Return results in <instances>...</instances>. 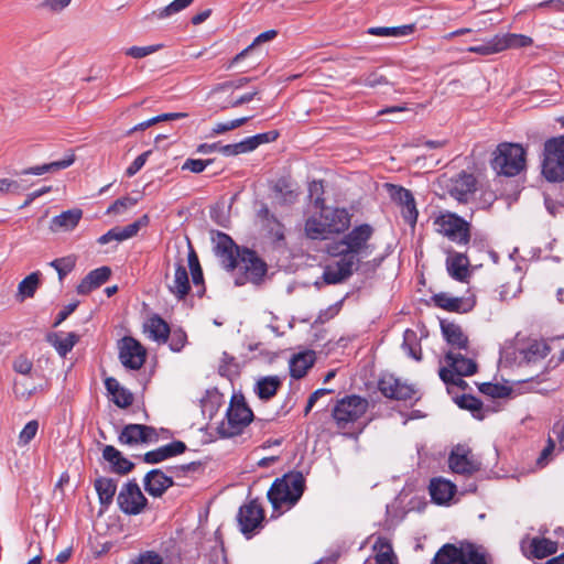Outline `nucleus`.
<instances>
[{
	"instance_id": "obj_60",
	"label": "nucleus",
	"mask_w": 564,
	"mask_h": 564,
	"mask_svg": "<svg viewBox=\"0 0 564 564\" xmlns=\"http://www.w3.org/2000/svg\"><path fill=\"white\" fill-rule=\"evenodd\" d=\"M33 368V362L25 356L20 355L13 361V369L18 373L29 375Z\"/></svg>"
},
{
	"instance_id": "obj_59",
	"label": "nucleus",
	"mask_w": 564,
	"mask_h": 564,
	"mask_svg": "<svg viewBox=\"0 0 564 564\" xmlns=\"http://www.w3.org/2000/svg\"><path fill=\"white\" fill-rule=\"evenodd\" d=\"M249 82H250V78L241 77L237 80H229V82L220 83L217 86H215L213 91L218 93V91H225V90H229V89H239V88L243 87L245 85H247Z\"/></svg>"
},
{
	"instance_id": "obj_12",
	"label": "nucleus",
	"mask_w": 564,
	"mask_h": 564,
	"mask_svg": "<svg viewBox=\"0 0 564 564\" xmlns=\"http://www.w3.org/2000/svg\"><path fill=\"white\" fill-rule=\"evenodd\" d=\"M145 348L133 337L126 336L119 341V359L129 369L138 370L145 361Z\"/></svg>"
},
{
	"instance_id": "obj_57",
	"label": "nucleus",
	"mask_w": 564,
	"mask_h": 564,
	"mask_svg": "<svg viewBox=\"0 0 564 564\" xmlns=\"http://www.w3.org/2000/svg\"><path fill=\"white\" fill-rule=\"evenodd\" d=\"M161 45H149V46H131L126 50V55L131 56L133 58H142L152 53H155Z\"/></svg>"
},
{
	"instance_id": "obj_43",
	"label": "nucleus",
	"mask_w": 564,
	"mask_h": 564,
	"mask_svg": "<svg viewBox=\"0 0 564 564\" xmlns=\"http://www.w3.org/2000/svg\"><path fill=\"white\" fill-rule=\"evenodd\" d=\"M305 234L310 239H325L327 235H330L326 227L325 220L322 218V214L318 217H308L305 221Z\"/></svg>"
},
{
	"instance_id": "obj_10",
	"label": "nucleus",
	"mask_w": 564,
	"mask_h": 564,
	"mask_svg": "<svg viewBox=\"0 0 564 564\" xmlns=\"http://www.w3.org/2000/svg\"><path fill=\"white\" fill-rule=\"evenodd\" d=\"M117 502L123 513L137 516L144 510L148 499L142 494L138 482L132 479L121 487Z\"/></svg>"
},
{
	"instance_id": "obj_24",
	"label": "nucleus",
	"mask_w": 564,
	"mask_h": 564,
	"mask_svg": "<svg viewBox=\"0 0 564 564\" xmlns=\"http://www.w3.org/2000/svg\"><path fill=\"white\" fill-rule=\"evenodd\" d=\"M186 444L182 441H173L156 449L147 452L143 455V462L147 464H159L167 458L183 454L186 451Z\"/></svg>"
},
{
	"instance_id": "obj_21",
	"label": "nucleus",
	"mask_w": 564,
	"mask_h": 564,
	"mask_svg": "<svg viewBox=\"0 0 564 564\" xmlns=\"http://www.w3.org/2000/svg\"><path fill=\"white\" fill-rule=\"evenodd\" d=\"M321 214L330 234L344 232L350 225V215L345 208L323 207Z\"/></svg>"
},
{
	"instance_id": "obj_53",
	"label": "nucleus",
	"mask_w": 564,
	"mask_h": 564,
	"mask_svg": "<svg viewBox=\"0 0 564 564\" xmlns=\"http://www.w3.org/2000/svg\"><path fill=\"white\" fill-rule=\"evenodd\" d=\"M39 430V422L32 420L25 424L19 435V443L22 445L29 444L36 435Z\"/></svg>"
},
{
	"instance_id": "obj_3",
	"label": "nucleus",
	"mask_w": 564,
	"mask_h": 564,
	"mask_svg": "<svg viewBox=\"0 0 564 564\" xmlns=\"http://www.w3.org/2000/svg\"><path fill=\"white\" fill-rule=\"evenodd\" d=\"M432 564H491L490 554L473 543L444 544L435 554Z\"/></svg>"
},
{
	"instance_id": "obj_44",
	"label": "nucleus",
	"mask_w": 564,
	"mask_h": 564,
	"mask_svg": "<svg viewBox=\"0 0 564 564\" xmlns=\"http://www.w3.org/2000/svg\"><path fill=\"white\" fill-rule=\"evenodd\" d=\"M79 337L75 333H68L65 337H59L57 334L47 336V340L62 357H65L73 349Z\"/></svg>"
},
{
	"instance_id": "obj_52",
	"label": "nucleus",
	"mask_w": 564,
	"mask_h": 564,
	"mask_svg": "<svg viewBox=\"0 0 564 564\" xmlns=\"http://www.w3.org/2000/svg\"><path fill=\"white\" fill-rule=\"evenodd\" d=\"M440 378L446 384H452L465 389L467 387V382L463 380V376H459L457 372H454L452 369L442 367L438 371Z\"/></svg>"
},
{
	"instance_id": "obj_35",
	"label": "nucleus",
	"mask_w": 564,
	"mask_h": 564,
	"mask_svg": "<svg viewBox=\"0 0 564 564\" xmlns=\"http://www.w3.org/2000/svg\"><path fill=\"white\" fill-rule=\"evenodd\" d=\"M281 386L282 380L278 376L262 377L257 381L254 392L259 399L268 401L276 394Z\"/></svg>"
},
{
	"instance_id": "obj_54",
	"label": "nucleus",
	"mask_w": 564,
	"mask_h": 564,
	"mask_svg": "<svg viewBox=\"0 0 564 564\" xmlns=\"http://www.w3.org/2000/svg\"><path fill=\"white\" fill-rule=\"evenodd\" d=\"M137 204V199L132 197H122L115 200L107 209V214H121L126 209L134 206Z\"/></svg>"
},
{
	"instance_id": "obj_45",
	"label": "nucleus",
	"mask_w": 564,
	"mask_h": 564,
	"mask_svg": "<svg viewBox=\"0 0 564 564\" xmlns=\"http://www.w3.org/2000/svg\"><path fill=\"white\" fill-rule=\"evenodd\" d=\"M501 46H502V42L500 40V34H497L480 45L469 46L467 48V52L487 56V55L502 52Z\"/></svg>"
},
{
	"instance_id": "obj_30",
	"label": "nucleus",
	"mask_w": 564,
	"mask_h": 564,
	"mask_svg": "<svg viewBox=\"0 0 564 564\" xmlns=\"http://www.w3.org/2000/svg\"><path fill=\"white\" fill-rule=\"evenodd\" d=\"M469 259L466 254L453 252L446 260L448 274L460 282H466L469 276Z\"/></svg>"
},
{
	"instance_id": "obj_25",
	"label": "nucleus",
	"mask_w": 564,
	"mask_h": 564,
	"mask_svg": "<svg viewBox=\"0 0 564 564\" xmlns=\"http://www.w3.org/2000/svg\"><path fill=\"white\" fill-rule=\"evenodd\" d=\"M102 458L110 464L111 470L119 475H127L134 468V464L112 445L104 446Z\"/></svg>"
},
{
	"instance_id": "obj_49",
	"label": "nucleus",
	"mask_w": 564,
	"mask_h": 564,
	"mask_svg": "<svg viewBox=\"0 0 564 564\" xmlns=\"http://www.w3.org/2000/svg\"><path fill=\"white\" fill-rule=\"evenodd\" d=\"M187 265L191 270L193 284L195 286L203 284V282H204L203 270L200 268L198 257L191 246H189V251H188V256H187Z\"/></svg>"
},
{
	"instance_id": "obj_32",
	"label": "nucleus",
	"mask_w": 564,
	"mask_h": 564,
	"mask_svg": "<svg viewBox=\"0 0 564 564\" xmlns=\"http://www.w3.org/2000/svg\"><path fill=\"white\" fill-rule=\"evenodd\" d=\"M144 330L148 333L149 338L159 344L166 343L169 339L170 326L159 315H153L147 321Z\"/></svg>"
},
{
	"instance_id": "obj_64",
	"label": "nucleus",
	"mask_w": 564,
	"mask_h": 564,
	"mask_svg": "<svg viewBox=\"0 0 564 564\" xmlns=\"http://www.w3.org/2000/svg\"><path fill=\"white\" fill-rule=\"evenodd\" d=\"M133 564H163V560L154 551H145L139 555Z\"/></svg>"
},
{
	"instance_id": "obj_14",
	"label": "nucleus",
	"mask_w": 564,
	"mask_h": 564,
	"mask_svg": "<svg viewBox=\"0 0 564 564\" xmlns=\"http://www.w3.org/2000/svg\"><path fill=\"white\" fill-rule=\"evenodd\" d=\"M237 520L240 531L247 538H250L261 527L264 520V511L256 500H251L239 508Z\"/></svg>"
},
{
	"instance_id": "obj_40",
	"label": "nucleus",
	"mask_w": 564,
	"mask_h": 564,
	"mask_svg": "<svg viewBox=\"0 0 564 564\" xmlns=\"http://www.w3.org/2000/svg\"><path fill=\"white\" fill-rule=\"evenodd\" d=\"M415 31V24H404L400 26H372L369 28L367 33L376 36H394L402 37L409 36Z\"/></svg>"
},
{
	"instance_id": "obj_22",
	"label": "nucleus",
	"mask_w": 564,
	"mask_h": 564,
	"mask_svg": "<svg viewBox=\"0 0 564 564\" xmlns=\"http://www.w3.org/2000/svg\"><path fill=\"white\" fill-rule=\"evenodd\" d=\"M445 361L448 365L447 368L457 372L459 376H473L477 372V364L473 357L468 356V352L463 355L462 352L449 350L445 355Z\"/></svg>"
},
{
	"instance_id": "obj_50",
	"label": "nucleus",
	"mask_w": 564,
	"mask_h": 564,
	"mask_svg": "<svg viewBox=\"0 0 564 564\" xmlns=\"http://www.w3.org/2000/svg\"><path fill=\"white\" fill-rule=\"evenodd\" d=\"M402 347L410 357L415 360H421V347L416 344V334L413 330L406 329L404 332Z\"/></svg>"
},
{
	"instance_id": "obj_27",
	"label": "nucleus",
	"mask_w": 564,
	"mask_h": 564,
	"mask_svg": "<svg viewBox=\"0 0 564 564\" xmlns=\"http://www.w3.org/2000/svg\"><path fill=\"white\" fill-rule=\"evenodd\" d=\"M476 191V178L473 174L462 173L455 180L449 188V194L458 202H467L469 196Z\"/></svg>"
},
{
	"instance_id": "obj_11",
	"label": "nucleus",
	"mask_w": 564,
	"mask_h": 564,
	"mask_svg": "<svg viewBox=\"0 0 564 564\" xmlns=\"http://www.w3.org/2000/svg\"><path fill=\"white\" fill-rule=\"evenodd\" d=\"M118 441L121 445L138 446L156 443L159 434L153 426L144 424H127L121 430Z\"/></svg>"
},
{
	"instance_id": "obj_39",
	"label": "nucleus",
	"mask_w": 564,
	"mask_h": 564,
	"mask_svg": "<svg viewBox=\"0 0 564 564\" xmlns=\"http://www.w3.org/2000/svg\"><path fill=\"white\" fill-rule=\"evenodd\" d=\"M373 550L377 552L375 556L377 564H398L392 545L386 538L379 536L373 544Z\"/></svg>"
},
{
	"instance_id": "obj_5",
	"label": "nucleus",
	"mask_w": 564,
	"mask_h": 564,
	"mask_svg": "<svg viewBox=\"0 0 564 564\" xmlns=\"http://www.w3.org/2000/svg\"><path fill=\"white\" fill-rule=\"evenodd\" d=\"M369 402L366 398L350 394L339 399L332 410L333 420L338 430L350 432L366 414Z\"/></svg>"
},
{
	"instance_id": "obj_63",
	"label": "nucleus",
	"mask_w": 564,
	"mask_h": 564,
	"mask_svg": "<svg viewBox=\"0 0 564 564\" xmlns=\"http://www.w3.org/2000/svg\"><path fill=\"white\" fill-rule=\"evenodd\" d=\"M23 189L22 185L18 181L1 178L0 180V196L4 194H17Z\"/></svg>"
},
{
	"instance_id": "obj_33",
	"label": "nucleus",
	"mask_w": 564,
	"mask_h": 564,
	"mask_svg": "<svg viewBox=\"0 0 564 564\" xmlns=\"http://www.w3.org/2000/svg\"><path fill=\"white\" fill-rule=\"evenodd\" d=\"M141 228V221H134L124 227H115L98 238V243L106 245L110 241H123L134 237Z\"/></svg>"
},
{
	"instance_id": "obj_29",
	"label": "nucleus",
	"mask_w": 564,
	"mask_h": 564,
	"mask_svg": "<svg viewBox=\"0 0 564 564\" xmlns=\"http://www.w3.org/2000/svg\"><path fill=\"white\" fill-rule=\"evenodd\" d=\"M82 217L83 210L79 208L65 210L51 219L50 229L53 232L70 231L78 225Z\"/></svg>"
},
{
	"instance_id": "obj_48",
	"label": "nucleus",
	"mask_w": 564,
	"mask_h": 564,
	"mask_svg": "<svg viewBox=\"0 0 564 564\" xmlns=\"http://www.w3.org/2000/svg\"><path fill=\"white\" fill-rule=\"evenodd\" d=\"M500 40L502 42V51L507 48H518L525 47L532 43L531 37L521 35V34H500Z\"/></svg>"
},
{
	"instance_id": "obj_51",
	"label": "nucleus",
	"mask_w": 564,
	"mask_h": 564,
	"mask_svg": "<svg viewBox=\"0 0 564 564\" xmlns=\"http://www.w3.org/2000/svg\"><path fill=\"white\" fill-rule=\"evenodd\" d=\"M75 264L76 260L72 256L58 258L50 262V265L57 271L61 281L75 268Z\"/></svg>"
},
{
	"instance_id": "obj_38",
	"label": "nucleus",
	"mask_w": 564,
	"mask_h": 564,
	"mask_svg": "<svg viewBox=\"0 0 564 564\" xmlns=\"http://www.w3.org/2000/svg\"><path fill=\"white\" fill-rule=\"evenodd\" d=\"M95 489L102 506L108 507L116 495L117 482L112 478L99 477L95 480Z\"/></svg>"
},
{
	"instance_id": "obj_46",
	"label": "nucleus",
	"mask_w": 564,
	"mask_h": 564,
	"mask_svg": "<svg viewBox=\"0 0 564 564\" xmlns=\"http://www.w3.org/2000/svg\"><path fill=\"white\" fill-rule=\"evenodd\" d=\"M193 1L194 0H174L166 7L153 11L151 17L156 19H166L186 9L193 3Z\"/></svg>"
},
{
	"instance_id": "obj_36",
	"label": "nucleus",
	"mask_w": 564,
	"mask_h": 564,
	"mask_svg": "<svg viewBox=\"0 0 564 564\" xmlns=\"http://www.w3.org/2000/svg\"><path fill=\"white\" fill-rule=\"evenodd\" d=\"M314 354L312 351L299 352L290 360V375L294 379L303 378L307 370L314 364Z\"/></svg>"
},
{
	"instance_id": "obj_28",
	"label": "nucleus",
	"mask_w": 564,
	"mask_h": 564,
	"mask_svg": "<svg viewBox=\"0 0 564 564\" xmlns=\"http://www.w3.org/2000/svg\"><path fill=\"white\" fill-rule=\"evenodd\" d=\"M110 274L111 270L109 267H100L90 271L77 285V293L83 295L90 293L106 283Z\"/></svg>"
},
{
	"instance_id": "obj_34",
	"label": "nucleus",
	"mask_w": 564,
	"mask_h": 564,
	"mask_svg": "<svg viewBox=\"0 0 564 564\" xmlns=\"http://www.w3.org/2000/svg\"><path fill=\"white\" fill-rule=\"evenodd\" d=\"M75 162V155L69 154L63 160L54 161L51 163H45L42 165L31 166L22 170L20 175H43L45 173H53L59 170L67 169Z\"/></svg>"
},
{
	"instance_id": "obj_47",
	"label": "nucleus",
	"mask_w": 564,
	"mask_h": 564,
	"mask_svg": "<svg viewBox=\"0 0 564 564\" xmlns=\"http://www.w3.org/2000/svg\"><path fill=\"white\" fill-rule=\"evenodd\" d=\"M264 228L276 247L285 245L284 226L276 218H270L269 223L264 224Z\"/></svg>"
},
{
	"instance_id": "obj_7",
	"label": "nucleus",
	"mask_w": 564,
	"mask_h": 564,
	"mask_svg": "<svg viewBox=\"0 0 564 564\" xmlns=\"http://www.w3.org/2000/svg\"><path fill=\"white\" fill-rule=\"evenodd\" d=\"M542 175L552 183L564 182V134L545 141Z\"/></svg>"
},
{
	"instance_id": "obj_15",
	"label": "nucleus",
	"mask_w": 564,
	"mask_h": 564,
	"mask_svg": "<svg viewBox=\"0 0 564 564\" xmlns=\"http://www.w3.org/2000/svg\"><path fill=\"white\" fill-rule=\"evenodd\" d=\"M379 391L389 399L408 401L415 398L416 391L413 386L402 382L392 375H384L378 382Z\"/></svg>"
},
{
	"instance_id": "obj_41",
	"label": "nucleus",
	"mask_w": 564,
	"mask_h": 564,
	"mask_svg": "<svg viewBox=\"0 0 564 564\" xmlns=\"http://www.w3.org/2000/svg\"><path fill=\"white\" fill-rule=\"evenodd\" d=\"M41 272L35 271L25 276L18 285L17 299L22 302L25 299L33 297L40 286Z\"/></svg>"
},
{
	"instance_id": "obj_56",
	"label": "nucleus",
	"mask_w": 564,
	"mask_h": 564,
	"mask_svg": "<svg viewBox=\"0 0 564 564\" xmlns=\"http://www.w3.org/2000/svg\"><path fill=\"white\" fill-rule=\"evenodd\" d=\"M213 162V160L208 159V160H200V159H187L183 165H182V170L183 171H191L192 173H200L203 172L210 163Z\"/></svg>"
},
{
	"instance_id": "obj_18",
	"label": "nucleus",
	"mask_w": 564,
	"mask_h": 564,
	"mask_svg": "<svg viewBox=\"0 0 564 564\" xmlns=\"http://www.w3.org/2000/svg\"><path fill=\"white\" fill-rule=\"evenodd\" d=\"M238 252H241V250H239L232 239L226 234L218 232L215 253L226 270L231 271L238 268Z\"/></svg>"
},
{
	"instance_id": "obj_6",
	"label": "nucleus",
	"mask_w": 564,
	"mask_h": 564,
	"mask_svg": "<svg viewBox=\"0 0 564 564\" xmlns=\"http://www.w3.org/2000/svg\"><path fill=\"white\" fill-rule=\"evenodd\" d=\"M253 412L247 405L242 395H234L227 409L226 417L220 422L217 431L223 437H234L242 433L252 421Z\"/></svg>"
},
{
	"instance_id": "obj_16",
	"label": "nucleus",
	"mask_w": 564,
	"mask_h": 564,
	"mask_svg": "<svg viewBox=\"0 0 564 564\" xmlns=\"http://www.w3.org/2000/svg\"><path fill=\"white\" fill-rule=\"evenodd\" d=\"M167 290L177 299L184 300L191 290L189 278L184 260L180 258L174 264V273H165Z\"/></svg>"
},
{
	"instance_id": "obj_17",
	"label": "nucleus",
	"mask_w": 564,
	"mask_h": 564,
	"mask_svg": "<svg viewBox=\"0 0 564 564\" xmlns=\"http://www.w3.org/2000/svg\"><path fill=\"white\" fill-rule=\"evenodd\" d=\"M339 259L327 264L324 268L323 272V281L326 284H339L346 281L349 276L352 275L354 271L360 270L358 265L355 264V261L348 260L344 257H338Z\"/></svg>"
},
{
	"instance_id": "obj_8",
	"label": "nucleus",
	"mask_w": 564,
	"mask_h": 564,
	"mask_svg": "<svg viewBox=\"0 0 564 564\" xmlns=\"http://www.w3.org/2000/svg\"><path fill=\"white\" fill-rule=\"evenodd\" d=\"M433 225L438 234L459 246H466L470 241V223L454 213H441L435 217Z\"/></svg>"
},
{
	"instance_id": "obj_2",
	"label": "nucleus",
	"mask_w": 564,
	"mask_h": 564,
	"mask_svg": "<svg viewBox=\"0 0 564 564\" xmlns=\"http://www.w3.org/2000/svg\"><path fill=\"white\" fill-rule=\"evenodd\" d=\"M305 480L301 473L285 474L271 485L268 491V499L274 510L290 509L302 497Z\"/></svg>"
},
{
	"instance_id": "obj_9",
	"label": "nucleus",
	"mask_w": 564,
	"mask_h": 564,
	"mask_svg": "<svg viewBox=\"0 0 564 564\" xmlns=\"http://www.w3.org/2000/svg\"><path fill=\"white\" fill-rule=\"evenodd\" d=\"M239 270L243 272L242 276L236 279L237 285H243L246 282L259 283L267 273V264L253 250L242 249L238 252Z\"/></svg>"
},
{
	"instance_id": "obj_19",
	"label": "nucleus",
	"mask_w": 564,
	"mask_h": 564,
	"mask_svg": "<svg viewBox=\"0 0 564 564\" xmlns=\"http://www.w3.org/2000/svg\"><path fill=\"white\" fill-rule=\"evenodd\" d=\"M390 195L392 199L401 207V214L404 220L410 225H415L417 220V209L411 191L397 185H390Z\"/></svg>"
},
{
	"instance_id": "obj_58",
	"label": "nucleus",
	"mask_w": 564,
	"mask_h": 564,
	"mask_svg": "<svg viewBox=\"0 0 564 564\" xmlns=\"http://www.w3.org/2000/svg\"><path fill=\"white\" fill-rule=\"evenodd\" d=\"M115 404L119 408H128L133 402V395L130 391L121 388L116 394L112 395Z\"/></svg>"
},
{
	"instance_id": "obj_26",
	"label": "nucleus",
	"mask_w": 564,
	"mask_h": 564,
	"mask_svg": "<svg viewBox=\"0 0 564 564\" xmlns=\"http://www.w3.org/2000/svg\"><path fill=\"white\" fill-rule=\"evenodd\" d=\"M442 334L453 349L468 352L469 340L462 327L455 323L441 322Z\"/></svg>"
},
{
	"instance_id": "obj_55",
	"label": "nucleus",
	"mask_w": 564,
	"mask_h": 564,
	"mask_svg": "<svg viewBox=\"0 0 564 564\" xmlns=\"http://www.w3.org/2000/svg\"><path fill=\"white\" fill-rule=\"evenodd\" d=\"M456 403L459 408L469 410L471 412L480 411L482 408L481 401L470 394L462 395L457 399Z\"/></svg>"
},
{
	"instance_id": "obj_62",
	"label": "nucleus",
	"mask_w": 564,
	"mask_h": 564,
	"mask_svg": "<svg viewBox=\"0 0 564 564\" xmlns=\"http://www.w3.org/2000/svg\"><path fill=\"white\" fill-rule=\"evenodd\" d=\"M356 84H362L365 86L375 88L380 85L388 84V80L382 75H379L377 73H371L368 76H366L364 79L354 80Z\"/></svg>"
},
{
	"instance_id": "obj_1",
	"label": "nucleus",
	"mask_w": 564,
	"mask_h": 564,
	"mask_svg": "<svg viewBox=\"0 0 564 564\" xmlns=\"http://www.w3.org/2000/svg\"><path fill=\"white\" fill-rule=\"evenodd\" d=\"M373 231L369 224L356 226L341 239L328 243L326 251L332 257H344L355 261L362 273L373 272L381 264L382 258L362 261L375 251V246L370 243Z\"/></svg>"
},
{
	"instance_id": "obj_31",
	"label": "nucleus",
	"mask_w": 564,
	"mask_h": 564,
	"mask_svg": "<svg viewBox=\"0 0 564 564\" xmlns=\"http://www.w3.org/2000/svg\"><path fill=\"white\" fill-rule=\"evenodd\" d=\"M429 490L434 502L437 505H445L455 495L456 486L443 478H435L431 480Z\"/></svg>"
},
{
	"instance_id": "obj_23",
	"label": "nucleus",
	"mask_w": 564,
	"mask_h": 564,
	"mask_svg": "<svg viewBox=\"0 0 564 564\" xmlns=\"http://www.w3.org/2000/svg\"><path fill=\"white\" fill-rule=\"evenodd\" d=\"M174 484L161 469H152L144 477V489L153 497H161Z\"/></svg>"
},
{
	"instance_id": "obj_20",
	"label": "nucleus",
	"mask_w": 564,
	"mask_h": 564,
	"mask_svg": "<svg viewBox=\"0 0 564 564\" xmlns=\"http://www.w3.org/2000/svg\"><path fill=\"white\" fill-rule=\"evenodd\" d=\"M432 300L437 307L455 313H467L471 311L476 304L474 296H451L447 293L435 294Z\"/></svg>"
},
{
	"instance_id": "obj_42",
	"label": "nucleus",
	"mask_w": 564,
	"mask_h": 564,
	"mask_svg": "<svg viewBox=\"0 0 564 564\" xmlns=\"http://www.w3.org/2000/svg\"><path fill=\"white\" fill-rule=\"evenodd\" d=\"M550 350L546 341L533 339L522 349L521 354L528 362H534L546 357Z\"/></svg>"
},
{
	"instance_id": "obj_61",
	"label": "nucleus",
	"mask_w": 564,
	"mask_h": 564,
	"mask_svg": "<svg viewBox=\"0 0 564 564\" xmlns=\"http://www.w3.org/2000/svg\"><path fill=\"white\" fill-rule=\"evenodd\" d=\"M151 154V151H145L142 154L138 155L133 162L126 170V174L131 177L137 174L145 164L148 156Z\"/></svg>"
},
{
	"instance_id": "obj_4",
	"label": "nucleus",
	"mask_w": 564,
	"mask_h": 564,
	"mask_svg": "<svg viewBox=\"0 0 564 564\" xmlns=\"http://www.w3.org/2000/svg\"><path fill=\"white\" fill-rule=\"evenodd\" d=\"M525 150L518 143H500L492 153L490 165L499 175L516 176L525 169Z\"/></svg>"
},
{
	"instance_id": "obj_13",
	"label": "nucleus",
	"mask_w": 564,
	"mask_h": 564,
	"mask_svg": "<svg viewBox=\"0 0 564 564\" xmlns=\"http://www.w3.org/2000/svg\"><path fill=\"white\" fill-rule=\"evenodd\" d=\"M448 464L454 473L462 475H473L481 468L480 460L477 459L470 448L465 445H457L453 448Z\"/></svg>"
},
{
	"instance_id": "obj_37",
	"label": "nucleus",
	"mask_w": 564,
	"mask_h": 564,
	"mask_svg": "<svg viewBox=\"0 0 564 564\" xmlns=\"http://www.w3.org/2000/svg\"><path fill=\"white\" fill-rule=\"evenodd\" d=\"M530 555L534 558H544L557 552V542L546 538H533L529 543Z\"/></svg>"
}]
</instances>
